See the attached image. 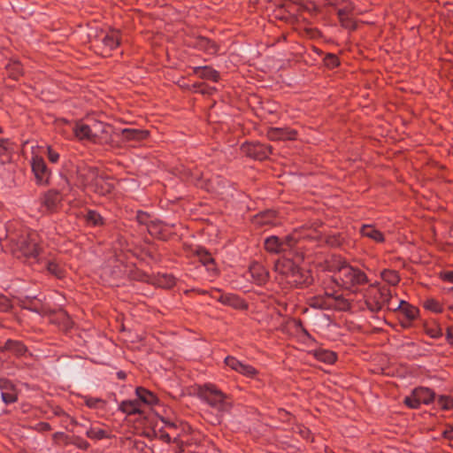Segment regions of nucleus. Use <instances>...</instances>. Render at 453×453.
Here are the masks:
<instances>
[{
	"instance_id": "37998d69",
	"label": "nucleus",
	"mask_w": 453,
	"mask_h": 453,
	"mask_svg": "<svg viewBox=\"0 0 453 453\" xmlns=\"http://www.w3.org/2000/svg\"><path fill=\"white\" fill-rule=\"evenodd\" d=\"M424 306L426 309L433 311L434 312H441V304L434 300V299H428L425 302Z\"/></svg>"
},
{
	"instance_id": "4c0bfd02",
	"label": "nucleus",
	"mask_w": 453,
	"mask_h": 453,
	"mask_svg": "<svg viewBox=\"0 0 453 453\" xmlns=\"http://www.w3.org/2000/svg\"><path fill=\"white\" fill-rule=\"evenodd\" d=\"M219 301L222 303H225V304H227V305H231V306H234V307H239L240 306V303H241V300L234 295H222L220 297H219Z\"/></svg>"
},
{
	"instance_id": "0eeeda50",
	"label": "nucleus",
	"mask_w": 453,
	"mask_h": 453,
	"mask_svg": "<svg viewBox=\"0 0 453 453\" xmlns=\"http://www.w3.org/2000/svg\"><path fill=\"white\" fill-rule=\"evenodd\" d=\"M32 171L35 176L36 182L40 185H45L50 178V171L47 167L45 161L41 156L34 155L31 161Z\"/></svg>"
},
{
	"instance_id": "3c124183",
	"label": "nucleus",
	"mask_w": 453,
	"mask_h": 453,
	"mask_svg": "<svg viewBox=\"0 0 453 453\" xmlns=\"http://www.w3.org/2000/svg\"><path fill=\"white\" fill-rule=\"evenodd\" d=\"M38 427L42 431H49V430H50V424L44 423V422H42V423L38 424Z\"/></svg>"
},
{
	"instance_id": "603ef678",
	"label": "nucleus",
	"mask_w": 453,
	"mask_h": 453,
	"mask_svg": "<svg viewBox=\"0 0 453 453\" xmlns=\"http://www.w3.org/2000/svg\"><path fill=\"white\" fill-rule=\"evenodd\" d=\"M61 316L65 319V327L67 329L69 327H71L72 326V322L70 320V319L68 318L67 315H65V313H62Z\"/></svg>"
},
{
	"instance_id": "7ed1b4c3",
	"label": "nucleus",
	"mask_w": 453,
	"mask_h": 453,
	"mask_svg": "<svg viewBox=\"0 0 453 453\" xmlns=\"http://www.w3.org/2000/svg\"><path fill=\"white\" fill-rule=\"evenodd\" d=\"M365 304L372 312H378L393 304V294L390 288L380 287L378 283L371 284L364 294Z\"/></svg>"
},
{
	"instance_id": "49530a36",
	"label": "nucleus",
	"mask_w": 453,
	"mask_h": 453,
	"mask_svg": "<svg viewBox=\"0 0 453 453\" xmlns=\"http://www.w3.org/2000/svg\"><path fill=\"white\" fill-rule=\"evenodd\" d=\"M47 152H48V158L51 163L55 164V163L58 162L59 154L57 151L53 150L50 146L47 147Z\"/></svg>"
},
{
	"instance_id": "f03ea898",
	"label": "nucleus",
	"mask_w": 453,
	"mask_h": 453,
	"mask_svg": "<svg viewBox=\"0 0 453 453\" xmlns=\"http://www.w3.org/2000/svg\"><path fill=\"white\" fill-rule=\"evenodd\" d=\"M333 280L338 285L349 289L368 282V278L364 272L341 260L337 261Z\"/></svg>"
},
{
	"instance_id": "72a5a7b5",
	"label": "nucleus",
	"mask_w": 453,
	"mask_h": 453,
	"mask_svg": "<svg viewBox=\"0 0 453 453\" xmlns=\"http://www.w3.org/2000/svg\"><path fill=\"white\" fill-rule=\"evenodd\" d=\"M380 276L383 280L388 282L392 286H395L398 284L400 278L395 271L392 270H384L380 273Z\"/></svg>"
},
{
	"instance_id": "ea45409f",
	"label": "nucleus",
	"mask_w": 453,
	"mask_h": 453,
	"mask_svg": "<svg viewBox=\"0 0 453 453\" xmlns=\"http://www.w3.org/2000/svg\"><path fill=\"white\" fill-rule=\"evenodd\" d=\"M418 396L415 395L414 390L411 394L404 398V403L411 409H418L422 403L418 401Z\"/></svg>"
},
{
	"instance_id": "393cba45",
	"label": "nucleus",
	"mask_w": 453,
	"mask_h": 453,
	"mask_svg": "<svg viewBox=\"0 0 453 453\" xmlns=\"http://www.w3.org/2000/svg\"><path fill=\"white\" fill-rule=\"evenodd\" d=\"M197 256L208 271L211 272L213 274L217 273L214 259L208 251L203 249H199L197 250Z\"/></svg>"
},
{
	"instance_id": "a18cd8bd",
	"label": "nucleus",
	"mask_w": 453,
	"mask_h": 453,
	"mask_svg": "<svg viewBox=\"0 0 453 453\" xmlns=\"http://www.w3.org/2000/svg\"><path fill=\"white\" fill-rule=\"evenodd\" d=\"M11 307L10 300L6 296L0 295V311H7Z\"/></svg>"
},
{
	"instance_id": "c03bdc74",
	"label": "nucleus",
	"mask_w": 453,
	"mask_h": 453,
	"mask_svg": "<svg viewBox=\"0 0 453 453\" xmlns=\"http://www.w3.org/2000/svg\"><path fill=\"white\" fill-rule=\"evenodd\" d=\"M325 65L329 68H334L339 65V59L335 55L329 54L325 58Z\"/></svg>"
},
{
	"instance_id": "1a4fd4ad",
	"label": "nucleus",
	"mask_w": 453,
	"mask_h": 453,
	"mask_svg": "<svg viewBox=\"0 0 453 453\" xmlns=\"http://www.w3.org/2000/svg\"><path fill=\"white\" fill-rule=\"evenodd\" d=\"M19 250L20 255L29 259H36L39 254V247L36 242V234H29L27 237L22 238L19 242Z\"/></svg>"
},
{
	"instance_id": "dca6fc26",
	"label": "nucleus",
	"mask_w": 453,
	"mask_h": 453,
	"mask_svg": "<svg viewBox=\"0 0 453 453\" xmlns=\"http://www.w3.org/2000/svg\"><path fill=\"white\" fill-rule=\"evenodd\" d=\"M389 311H398L402 312L409 320L415 319L418 314V310L417 307L408 303L403 300L399 301L397 304L393 303V304L389 306Z\"/></svg>"
},
{
	"instance_id": "c9c22d12",
	"label": "nucleus",
	"mask_w": 453,
	"mask_h": 453,
	"mask_svg": "<svg viewBox=\"0 0 453 453\" xmlns=\"http://www.w3.org/2000/svg\"><path fill=\"white\" fill-rule=\"evenodd\" d=\"M175 283L174 277L169 274H162L158 276L157 285L160 288H169Z\"/></svg>"
},
{
	"instance_id": "5fc2aeb1",
	"label": "nucleus",
	"mask_w": 453,
	"mask_h": 453,
	"mask_svg": "<svg viewBox=\"0 0 453 453\" xmlns=\"http://www.w3.org/2000/svg\"><path fill=\"white\" fill-rule=\"evenodd\" d=\"M118 376H119V378H120V379H124V378H125V375H124V373H123L122 372H119V373H118Z\"/></svg>"
},
{
	"instance_id": "423d86ee",
	"label": "nucleus",
	"mask_w": 453,
	"mask_h": 453,
	"mask_svg": "<svg viewBox=\"0 0 453 453\" xmlns=\"http://www.w3.org/2000/svg\"><path fill=\"white\" fill-rule=\"evenodd\" d=\"M297 242L295 234L288 235L283 240L272 235L265 240V249L271 253H288L294 250Z\"/></svg>"
},
{
	"instance_id": "58836bf2",
	"label": "nucleus",
	"mask_w": 453,
	"mask_h": 453,
	"mask_svg": "<svg viewBox=\"0 0 453 453\" xmlns=\"http://www.w3.org/2000/svg\"><path fill=\"white\" fill-rule=\"evenodd\" d=\"M1 396H2L3 401L6 404L15 403L18 399L17 392L12 387H11L10 390L2 391Z\"/></svg>"
},
{
	"instance_id": "f3484780",
	"label": "nucleus",
	"mask_w": 453,
	"mask_h": 453,
	"mask_svg": "<svg viewBox=\"0 0 453 453\" xmlns=\"http://www.w3.org/2000/svg\"><path fill=\"white\" fill-rule=\"evenodd\" d=\"M250 273L257 285L265 284L269 279L268 271L259 263L254 262L250 266Z\"/></svg>"
},
{
	"instance_id": "a878e982",
	"label": "nucleus",
	"mask_w": 453,
	"mask_h": 453,
	"mask_svg": "<svg viewBox=\"0 0 453 453\" xmlns=\"http://www.w3.org/2000/svg\"><path fill=\"white\" fill-rule=\"evenodd\" d=\"M413 390L415 392V395L418 398V401H419L422 404H429L434 399V392L428 388L420 387Z\"/></svg>"
},
{
	"instance_id": "f704fd0d",
	"label": "nucleus",
	"mask_w": 453,
	"mask_h": 453,
	"mask_svg": "<svg viewBox=\"0 0 453 453\" xmlns=\"http://www.w3.org/2000/svg\"><path fill=\"white\" fill-rule=\"evenodd\" d=\"M86 221L90 226H101L104 224L102 216L95 211H88L86 215Z\"/></svg>"
},
{
	"instance_id": "4468645a",
	"label": "nucleus",
	"mask_w": 453,
	"mask_h": 453,
	"mask_svg": "<svg viewBox=\"0 0 453 453\" xmlns=\"http://www.w3.org/2000/svg\"><path fill=\"white\" fill-rule=\"evenodd\" d=\"M61 201L62 196L58 191L50 190L42 196V206L44 208L45 211L50 212L58 207Z\"/></svg>"
},
{
	"instance_id": "7c9ffc66",
	"label": "nucleus",
	"mask_w": 453,
	"mask_h": 453,
	"mask_svg": "<svg viewBox=\"0 0 453 453\" xmlns=\"http://www.w3.org/2000/svg\"><path fill=\"white\" fill-rule=\"evenodd\" d=\"M314 356L318 360L327 364H333L336 360L335 354L327 349H318Z\"/></svg>"
},
{
	"instance_id": "09e8293b",
	"label": "nucleus",
	"mask_w": 453,
	"mask_h": 453,
	"mask_svg": "<svg viewBox=\"0 0 453 453\" xmlns=\"http://www.w3.org/2000/svg\"><path fill=\"white\" fill-rule=\"evenodd\" d=\"M441 277L444 280H447L449 282H453V271H449V272L443 273Z\"/></svg>"
},
{
	"instance_id": "ddd939ff",
	"label": "nucleus",
	"mask_w": 453,
	"mask_h": 453,
	"mask_svg": "<svg viewBox=\"0 0 453 453\" xmlns=\"http://www.w3.org/2000/svg\"><path fill=\"white\" fill-rule=\"evenodd\" d=\"M354 12V5L352 3L348 2L343 7L338 9L337 13L340 19V22L342 27L348 29H355L356 23L353 20L351 15Z\"/></svg>"
},
{
	"instance_id": "9d476101",
	"label": "nucleus",
	"mask_w": 453,
	"mask_h": 453,
	"mask_svg": "<svg viewBox=\"0 0 453 453\" xmlns=\"http://www.w3.org/2000/svg\"><path fill=\"white\" fill-rule=\"evenodd\" d=\"M225 364L232 370L248 378H254L257 370L252 365L241 362L237 358L228 356L225 358Z\"/></svg>"
},
{
	"instance_id": "c85d7f7f",
	"label": "nucleus",
	"mask_w": 453,
	"mask_h": 453,
	"mask_svg": "<svg viewBox=\"0 0 453 453\" xmlns=\"http://www.w3.org/2000/svg\"><path fill=\"white\" fill-rule=\"evenodd\" d=\"M198 47L211 55L216 54L219 50L218 45L213 41L205 37L199 39Z\"/></svg>"
},
{
	"instance_id": "6ab92c4d",
	"label": "nucleus",
	"mask_w": 453,
	"mask_h": 453,
	"mask_svg": "<svg viewBox=\"0 0 453 453\" xmlns=\"http://www.w3.org/2000/svg\"><path fill=\"white\" fill-rule=\"evenodd\" d=\"M113 188V183L111 180L100 175L95 184L92 186V192H95L100 196H105Z\"/></svg>"
},
{
	"instance_id": "5701e85b",
	"label": "nucleus",
	"mask_w": 453,
	"mask_h": 453,
	"mask_svg": "<svg viewBox=\"0 0 453 453\" xmlns=\"http://www.w3.org/2000/svg\"><path fill=\"white\" fill-rule=\"evenodd\" d=\"M119 410L127 415H134L142 412V407L137 400H126L119 404Z\"/></svg>"
},
{
	"instance_id": "79ce46f5",
	"label": "nucleus",
	"mask_w": 453,
	"mask_h": 453,
	"mask_svg": "<svg viewBox=\"0 0 453 453\" xmlns=\"http://www.w3.org/2000/svg\"><path fill=\"white\" fill-rule=\"evenodd\" d=\"M438 403L443 410L452 409L453 408V398L441 395L438 399Z\"/></svg>"
},
{
	"instance_id": "2eb2a0df",
	"label": "nucleus",
	"mask_w": 453,
	"mask_h": 453,
	"mask_svg": "<svg viewBox=\"0 0 453 453\" xmlns=\"http://www.w3.org/2000/svg\"><path fill=\"white\" fill-rule=\"evenodd\" d=\"M266 135L272 141L295 140L296 132L289 128L271 127L268 129Z\"/></svg>"
},
{
	"instance_id": "a211bd4d",
	"label": "nucleus",
	"mask_w": 453,
	"mask_h": 453,
	"mask_svg": "<svg viewBox=\"0 0 453 453\" xmlns=\"http://www.w3.org/2000/svg\"><path fill=\"white\" fill-rule=\"evenodd\" d=\"M120 35L118 30H111L109 31L102 39V43L104 45V51L102 54H108L112 50L116 49L119 45Z\"/></svg>"
},
{
	"instance_id": "aec40b11",
	"label": "nucleus",
	"mask_w": 453,
	"mask_h": 453,
	"mask_svg": "<svg viewBox=\"0 0 453 453\" xmlns=\"http://www.w3.org/2000/svg\"><path fill=\"white\" fill-rule=\"evenodd\" d=\"M75 136L80 140H88L91 142V121L79 122L73 127Z\"/></svg>"
},
{
	"instance_id": "f8f14e48",
	"label": "nucleus",
	"mask_w": 453,
	"mask_h": 453,
	"mask_svg": "<svg viewBox=\"0 0 453 453\" xmlns=\"http://www.w3.org/2000/svg\"><path fill=\"white\" fill-rule=\"evenodd\" d=\"M242 149L248 156L258 160H262L271 154V148L260 143L244 144Z\"/></svg>"
},
{
	"instance_id": "8fccbe9b",
	"label": "nucleus",
	"mask_w": 453,
	"mask_h": 453,
	"mask_svg": "<svg viewBox=\"0 0 453 453\" xmlns=\"http://www.w3.org/2000/svg\"><path fill=\"white\" fill-rule=\"evenodd\" d=\"M447 340L450 344H453V325L447 328Z\"/></svg>"
},
{
	"instance_id": "9b49d317",
	"label": "nucleus",
	"mask_w": 453,
	"mask_h": 453,
	"mask_svg": "<svg viewBox=\"0 0 453 453\" xmlns=\"http://www.w3.org/2000/svg\"><path fill=\"white\" fill-rule=\"evenodd\" d=\"M98 171L93 167H82L78 171V182L84 190H92V186L99 177Z\"/></svg>"
},
{
	"instance_id": "473e14b6",
	"label": "nucleus",
	"mask_w": 453,
	"mask_h": 453,
	"mask_svg": "<svg viewBox=\"0 0 453 453\" xmlns=\"http://www.w3.org/2000/svg\"><path fill=\"white\" fill-rule=\"evenodd\" d=\"M8 75L13 80H17L22 74V67L19 61H12L6 66Z\"/></svg>"
},
{
	"instance_id": "a19ab883",
	"label": "nucleus",
	"mask_w": 453,
	"mask_h": 453,
	"mask_svg": "<svg viewBox=\"0 0 453 453\" xmlns=\"http://www.w3.org/2000/svg\"><path fill=\"white\" fill-rule=\"evenodd\" d=\"M84 402L89 408H98L104 403L101 398L92 396H85Z\"/></svg>"
},
{
	"instance_id": "e433bc0d",
	"label": "nucleus",
	"mask_w": 453,
	"mask_h": 453,
	"mask_svg": "<svg viewBox=\"0 0 453 453\" xmlns=\"http://www.w3.org/2000/svg\"><path fill=\"white\" fill-rule=\"evenodd\" d=\"M86 434L88 438L93 440H101L107 436L106 432L98 427H90L87 430Z\"/></svg>"
},
{
	"instance_id": "c756f323",
	"label": "nucleus",
	"mask_w": 453,
	"mask_h": 453,
	"mask_svg": "<svg viewBox=\"0 0 453 453\" xmlns=\"http://www.w3.org/2000/svg\"><path fill=\"white\" fill-rule=\"evenodd\" d=\"M4 349L10 350L17 356H22L26 353V347L18 341L8 340L4 344Z\"/></svg>"
},
{
	"instance_id": "39448f33",
	"label": "nucleus",
	"mask_w": 453,
	"mask_h": 453,
	"mask_svg": "<svg viewBox=\"0 0 453 453\" xmlns=\"http://www.w3.org/2000/svg\"><path fill=\"white\" fill-rule=\"evenodd\" d=\"M311 306L326 310L346 311L349 308V303L342 295L326 291L325 296H318L311 300Z\"/></svg>"
},
{
	"instance_id": "2f4dec72",
	"label": "nucleus",
	"mask_w": 453,
	"mask_h": 453,
	"mask_svg": "<svg viewBox=\"0 0 453 453\" xmlns=\"http://www.w3.org/2000/svg\"><path fill=\"white\" fill-rule=\"evenodd\" d=\"M10 143L6 139H0V162L4 164L11 160Z\"/></svg>"
},
{
	"instance_id": "6e6552de",
	"label": "nucleus",
	"mask_w": 453,
	"mask_h": 453,
	"mask_svg": "<svg viewBox=\"0 0 453 453\" xmlns=\"http://www.w3.org/2000/svg\"><path fill=\"white\" fill-rule=\"evenodd\" d=\"M91 121V142L104 143L110 141L111 127L99 120Z\"/></svg>"
},
{
	"instance_id": "412c9836",
	"label": "nucleus",
	"mask_w": 453,
	"mask_h": 453,
	"mask_svg": "<svg viewBox=\"0 0 453 453\" xmlns=\"http://www.w3.org/2000/svg\"><path fill=\"white\" fill-rule=\"evenodd\" d=\"M148 131L142 129L125 128L121 130V138L124 141H142L148 137Z\"/></svg>"
},
{
	"instance_id": "de8ad7c7",
	"label": "nucleus",
	"mask_w": 453,
	"mask_h": 453,
	"mask_svg": "<svg viewBox=\"0 0 453 453\" xmlns=\"http://www.w3.org/2000/svg\"><path fill=\"white\" fill-rule=\"evenodd\" d=\"M148 231L151 235H157L158 234L157 232V225L154 222H150L148 225Z\"/></svg>"
},
{
	"instance_id": "bb28decb",
	"label": "nucleus",
	"mask_w": 453,
	"mask_h": 453,
	"mask_svg": "<svg viewBox=\"0 0 453 453\" xmlns=\"http://www.w3.org/2000/svg\"><path fill=\"white\" fill-rule=\"evenodd\" d=\"M360 233L363 236L367 237L376 242H382L384 241L382 233L374 228L372 226H363L360 229Z\"/></svg>"
},
{
	"instance_id": "b1692460",
	"label": "nucleus",
	"mask_w": 453,
	"mask_h": 453,
	"mask_svg": "<svg viewBox=\"0 0 453 453\" xmlns=\"http://www.w3.org/2000/svg\"><path fill=\"white\" fill-rule=\"evenodd\" d=\"M194 73L202 79L210 80L215 82L219 79V73L209 66L196 67Z\"/></svg>"
},
{
	"instance_id": "cd10ccee",
	"label": "nucleus",
	"mask_w": 453,
	"mask_h": 453,
	"mask_svg": "<svg viewBox=\"0 0 453 453\" xmlns=\"http://www.w3.org/2000/svg\"><path fill=\"white\" fill-rule=\"evenodd\" d=\"M47 271L55 277L61 279L65 276V267L57 260H50L46 264Z\"/></svg>"
},
{
	"instance_id": "4be33fe9",
	"label": "nucleus",
	"mask_w": 453,
	"mask_h": 453,
	"mask_svg": "<svg viewBox=\"0 0 453 453\" xmlns=\"http://www.w3.org/2000/svg\"><path fill=\"white\" fill-rule=\"evenodd\" d=\"M135 395L138 397L137 401H139L142 405H153L157 402V396L152 392L142 387H138L135 389Z\"/></svg>"
},
{
	"instance_id": "864d4df0",
	"label": "nucleus",
	"mask_w": 453,
	"mask_h": 453,
	"mask_svg": "<svg viewBox=\"0 0 453 453\" xmlns=\"http://www.w3.org/2000/svg\"><path fill=\"white\" fill-rule=\"evenodd\" d=\"M146 217V214L144 213H142V214H139L138 215V219L141 223H143V224H147V222L145 221V218Z\"/></svg>"
},
{
	"instance_id": "f257e3e1",
	"label": "nucleus",
	"mask_w": 453,
	"mask_h": 453,
	"mask_svg": "<svg viewBox=\"0 0 453 453\" xmlns=\"http://www.w3.org/2000/svg\"><path fill=\"white\" fill-rule=\"evenodd\" d=\"M201 400L211 407L216 415L211 423H219L220 418L232 408V402L227 395L224 394L213 384L203 385L198 392Z\"/></svg>"
},
{
	"instance_id": "20e7f679",
	"label": "nucleus",
	"mask_w": 453,
	"mask_h": 453,
	"mask_svg": "<svg viewBox=\"0 0 453 453\" xmlns=\"http://www.w3.org/2000/svg\"><path fill=\"white\" fill-rule=\"evenodd\" d=\"M274 272L280 277V280H285L291 286H299L306 283L301 269L288 258H280L274 265Z\"/></svg>"
}]
</instances>
